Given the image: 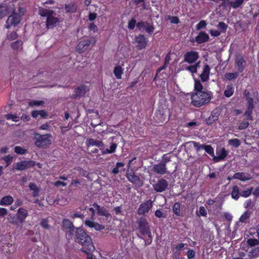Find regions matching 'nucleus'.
Instances as JSON below:
<instances>
[{
  "mask_svg": "<svg viewBox=\"0 0 259 259\" xmlns=\"http://www.w3.org/2000/svg\"><path fill=\"white\" fill-rule=\"evenodd\" d=\"M93 206L98 211V213L99 215L107 217L109 215V213L106 208L104 207H101L97 203H94Z\"/></svg>",
  "mask_w": 259,
  "mask_h": 259,
  "instance_id": "nucleus-26",
  "label": "nucleus"
},
{
  "mask_svg": "<svg viewBox=\"0 0 259 259\" xmlns=\"http://www.w3.org/2000/svg\"><path fill=\"white\" fill-rule=\"evenodd\" d=\"M194 147L195 148L197 151H199L201 149H203L204 145H200L199 143L196 142H193Z\"/></svg>",
  "mask_w": 259,
  "mask_h": 259,
  "instance_id": "nucleus-57",
  "label": "nucleus"
},
{
  "mask_svg": "<svg viewBox=\"0 0 259 259\" xmlns=\"http://www.w3.org/2000/svg\"><path fill=\"white\" fill-rule=\"evenodd\" d=\"M85 225L90 228H94L96 230H101L104 229V227L103 225H100L98 223H95L93 221L90 220H86L85 222Z\"/></svg>",
  "mask_w": 259,
  "mask_h": 259,
  "instance_id": "nucleus-25",
  "label": "nucleus"
},
{
  "mask_svg": "<svg viewBox=\"0 0 259 259\" xmlns=\"http://www.w3.org/2000/svg\"><path fill=\"white\" fill-rule=\"evenodd\" d=\"M249 122L247 121H243L239 123L238 129L242 130L246 129L249 126Z\"/></svg>",
  "mask_w": 259,
  "mask_h": 259,
  "instance_id": "nucleus-52",
  "label": "nucleus"
},
{
  "mask_svg": "<svg viewBox=\"0 0 259 259\" xmlns=\"http://www.w3.org/2000/svg\"><path fill=\"white\" fill-rule=\"evenodd\" d=\"M199 58L198 53L191 51L186 53L184 56V61L189 64L194 63Z\"/></svg>",
  "mask_w": 259,
  "mask_h": 259,
  "instance_id": "nucleus-9",
  "label": "nucleus"
},
{
  "mask_svg": "<svg viewBox=\"0 0 259 259\" xmlns=\"http://www.w3.org/2000/svg\"><path fill=\"white\" fill-rule=\"evenodd\" d=\"M171 156L169 153L164 154L162 157L161 163H164L166 165V163L171 161Z\"/></svg>",
  "mask_w": 259,
  "mask_h": 259,
  "instance_id": "nucleus-41",
  "label": "nucleus"
},
{
  "mask_svg": "<svg viewBox=\"0 0 259 259\" xmlns=\"http://www.w3.org/2000/svg\"><path fill=\"white\" fill-rule=\"evenodd\" d=\"M153 171L156 174L163 175L167 172V167L164 163L161 162L155 164L153 167Z\"/></svg>",
  "mask_w": 259,
  "mask_h": 259,
  "instance_id": "nucleus-17",
  "label": "nucleus"
},
{
  "mask_svg": "<svg viewBox=\"0 0 259 259\" xmlns=\"http://www.w3.org/2000/svg\"><path fill=\"white\" fill-rule=\"evenodd\" d=\"M207 153L210 154L212 157L214 155L213 149L210 145H204L203 149Z\"/></svg>",
  "mask_w": 259,
  "mask_h": 259,
  "instance_id": "nucleus-44",
  "label": "nucleus"
},
{
  "mask_svg": "<svg viewBox=\"0 0 259 259\" xmlns=\"http://www.w3.org/2000/svg\"><path fill=\"white\" fill-rule=\"evenodd\" d=\"M135 41L137 44V48L139 50H142L146 48L148 40L143 35L140 34L135 37Z\"/></svg>",
  "mask_w": 259,
  "mask_h": 259,
  "instance_id": "nucleus-11",
  "label": "nucleus"
},
{
  "mask_svg": "<svg viewBox=\"0 0 259 259\" xmlns=\"http://www.w3.org/2000/svg\"><path fill=\"white\" fill-rule=\"evenodd\" d=\"M38 13L42 17H47L46 26L48 29L54 28L59 23V19L55 16L54 11L52 10L39 8Z\"/></svg>",
  "mask_w": 259,
  "mask_h": 259,
  "instance_id": "nucleus-3",
  "label": "nucleus"
},
{
  "mask_svg": "<svg viewBox=\"0 0 259 259\" xmlns=\"http://www.w3.org/2000/svg\"><path fill=\"white\" fill-rule=\"evenodd\" d=\"M18 35L16 32H12L7 35V38L10 40H14L16 39Z\"/></svg>",
  "mask_w": 259,
  "mask_h": 259,
  "instance_id": "nucleus-56",
  "label": "nucleus"
},
{
  "mask_svg": "<svg viewBox=\"0 0 259 259\" xmlns=\"http://www.w3.org/2000/svg\"><path fill=\"white\" fill-rule=\"evenodd\" d=\"M172 210L175 214L178 216H181V204L179 202H176L173 206Z\"/></svg>",
  "mask_w": 259,
  "mask_h": 259,
  "instance_id": "nucleus-34",
  "label": "nucleus"
},
{
  "mask_svg": "<svg viewBox=\"0 0 259 259\" xmlns=\"http://www.w3.org/2000/svg\"><path fill=\"white\" fill-rule=\"evenodd\" d=\"M126 178L128 181L132 183L138 187H142L143 185V181L140 178L136 176L134 172H128L126 174Z\"/></svg>",
  "mask_w": 259,
  "mask_h": 259,
  "instance_id": "nucleus-10",
  "label": "nucleus"
},
{
  "mask_svg": "<svg viewBox=\"0 0 259 259\" xmlns=\"http://www.w3.org/2000/svg\"><path fill=\"white\" fill-rule=\"evenodd\" d=\"M243 1L244 0H235L234 2H232L231 7L233 8H237L242 4Z\"/></svg>",
  "mask_w": 259,
  "mask_h": 259,
  "instance_id": "nucleus-55",
  "label": "nucleus"
},
{
  "mask_svg": "<svg viewBox=\"0 0 259 259\" xmlns=\"http://www.w3.org/2000/svg\"><path fill=\"white\" fill-rule=\"evenodd\" d=\"M155 215L158 218H165V215L160 209H157L155 211Z\"/></svg>",
  "mask_w": 259,
  "mask_h": 259,
  "instance_id": "nucleus-58",
  "label": "nucleus"
},
{
  "mask_svg": "<svg viewBox=\"0 0 259 259\" xmlns=\"http://www.w3.org/2000/svg\"><path fill=\"white\" fill-rule=\"evenodd\" d=\"M45 102L43 101H31L29 102V105L31 107L39 106L43 105Z\"/></svg>",
  "mask_w": 259,
  "mask_h": 259,
  "instance_id": "nucleus-48",
  "label": "nucleus"
},
{
  "mask_svg": "<svg viewBox=\"0 0 259 259\" xmlns=\"http://www.w3.org/2000/svg\"><path fill=\"white\" fill-rule=\"evenodd\" d=\"M136 25V20L134 19H132L130 21L128 24V27L131 29H134Z\"/></svg>",
  "mask_w": 259,
  "mask_h": 259,
  "instance_id": "nucleus-60",
  "label": "nucleus"
},
{
  "mask_svg": "<svg viewBox=\"0 0 259 259\" xmlns=\"http://www.w3.org/2000/svg\"><path fill=\"white\" fill-rule=\"evenodd\" d=\"M235 63L238 67V71L240 72H242L246 65V62L243 57L240 55L237 56Z\"/></svg>",
  "mask_w": 259,
  "mask_h": 259,
  "instance_id": "nucleus-18",
  "label": "nucleus"
},
{
  "mask_svg": "<svg viewBox=\"0 0 259 259\" xmlns=\"http://www.w3.org/2000/svg\"><path fill=\"white\" fill-rule=\"evenodd\" d=\"M31 115L34 118H37L39 115L42 117H46L48 113L45 110H35L31 112Z\"/></svg>",
  "mask_w": 259,
  "mask_h": 259,
  "instance_id": "nucleus-32",
  "label": "nucleus"
},
{
  "mask_svg": "<svg viewBox=\"0 0 259 259\" xmlns=\"http://www.w3.org/2000/svg\"><path fill=\"white\" fill-rule=\"evenodd\" d=\"M75 236L76 241L81 244L84 249L90 251H93L95 250L91 238L83 229L80 228H76Z\"/></svg>",
  "mask_w": 259,
  "mask_h": 259,
  "instance_id": "nucleus-2",
  "label": "nucleus"
},
{
  "mask_svg": "<svg viewBox=\"0 0 259 259\" xmlns=\"http://www.w3.org/2000/svg\"><path fill=\"white\" fill-rule=\"evenodd\" d=\"M240 193L239 187L237 186H234L232 188V198L235 200H238L240 196Z\"/></svg>",
  "mask_w": 259,
  "mask_h": 259,
  "instance_id": "nucleus-30",
  "label": "nucleus"
},
{
  "mask_svg": "<svg viewBox=\"0 0 259 259\" xmlns=\"http://www.w3.org/2000/svg\"><path fill=\"white\" fill-rule=\"evenodd\" d=\"M96 41L95 38H91L89 39H85L80 41L77 45L76 50L79 53H83L86 51L91 45L94 46Z\"/></svg>",
  "mask_w": 259,
  "mask_h": 259,
  "instance_id": "nucleus-4",
  "label": "nucleus"
},
{
  "mask_svg": "<svg viewBox=\"0 0 259 259\" xmlns=\"http://www.w3.org/2000/svg\"><path fill=\"white\" fill-rule=\"evenodd\" d=\"M15 152L18 154H24L26 153L27 150L20 146H16L14 148Z\"/></svg>",
  "mask_w": 259,
  "mask_h": 259,
  "instance_id": "nucleus-50",
  "label": "nucleus"
},
{
  "mask_svg": "<svg viewBox=\"0 0 259 259\" xmlns=\"http://www.w3.org/2000/svg\"><path fill=\"white\" fill-rule=\"evenodd\" d=\"M123 69L120 66H116L113 70V73L118 79L121 78V75L123 74Z\"/></svg>",
  "mask_w": 259,
  "mask_h": 259,
  "instance_id": "nucleus-31",
  "label": "nucleus"
},
{
  "mask_svg": "<svg viewBox=\"0 0 259 259\" xmlns=\"http://www.w3.org/2000/svg\"><path fill=\"white\" fill-rule=\"evenodd\" d=\"M210 68L208 65H205L203 68L202 72L200 75L201 80L203 82L206 81L209 77Z\"/></svg>",
  "mask_w": 259,
  "mask_h": 259,
  "instance_id": "nucleus-20",
  "label": "nucleus"
},
{
  "mask_svg": "<svg viewBox=\"0 0 259 259\" xmlns=\"http://www.w3.org/2000/svg\"><path fill=\"white\" fill-rule=\"evenodd\" d=\"M249 256L250 257L249 258H252L257 257L259 255V247H255L254 248H252L249 252Z\"/></svg>",
  "mask_w": 259,
  "mask_h": 259,
  "instance_id": "nucleus-35",
  "label": "nucleus"
},
{
  "mask_svg": "<svg viewBox=\"0 0 259 259\" xmlns=\"http://www.w3.org/2000/svg\"><path fill=\"white\" fill-rule=\"evenodd\" d=\"M168 182L163 179L158 180L155 183L152 184L154 190L157 192H162L165 191L168 186Z\"/></svg>",
  "mask_w": 259,
  "mask_h": 259,
  "instance_id": "nucleus-7",
  "label": "nucleus"
},
{
  "mask_svg": "<svg viewBox=\"0 0 259 259\" xmlns=\"http://www.w3.org/2000/svg\"><path fill=\"white\" fill-rule=\"evenodd\" d=\"M65 10L67 12H74L76 11V8L73 4H69L65 6Z\"/></svg>",
  "mask_w": 259,
  "mask_h": 259,
  "instance_id": "nucleus-49",
  "label": "nucleus"
},
{
  "mask_svg": "<svg viewBox=\"0 0 259 259\" xmlns=\"http://www.w3.org/2000/svg\"><path fill=\"white\" fill-rule=\"evenodd\" d=\"M250 216V213L248 211H245L240 218L239 221L242 223H245Z\"/></svg>",
  "mask_w": 259,
  "mask_h": 259,
  "instance_id": "nucleus-47",
  "label": "nucleus"
},
{
  "mask_svg": "<svg viewBox=\"0 0 259 259\" xmlns=\"http://www.w3.org/2000/svg\"><path fill=\"white\" fill-rule=\"evenodd\" d=\"M195 256V252L192 249H189L187 253V256L189 259L193 258Z\"/></svg>",
  "mask_w": 259,
  "mask_h": 259,
  "instance_id": "nucleus-63",
  "label": "nucleus"
},
{
  "mask_svg": "<svg viewBox=\"0 0 259 259\" xmlns=\"http://www.w3.org/2000/svg\"><path fill=\"white\" fill-rule=\"evenodd\" d=\"M138 224L140 232L142 234H147L150 236V231L149 230V227L147 221L145 219H141L138 221Z\"/></svg>",
  "mask_w": 259,
  "mask_h": 259,
  "instance_id": "nucleus-13",
  "label": "nucleus"
},
{
  "mask_svg": "<svg viewBox=\"0 0 259 259\" xmlns=\"http://www.w3.org/2000/svg\"><path fill=\"white\" fill-rule=\"evenodd\" d=\"M51 135L49 134L39 135L35 144L38 147L45 148L51 144Z\"/></svg>",
  "mask_w": 259,
  "mask_h": 259,
  "instance_id": "nucleus-5",
  "label": "nucleus"
},
{
  "mask_svg": "<svg viewBox=\"0 0 259 259\" xmlns=\"http://www.w3.org/2000/svg\"><path fill=\"white\" fill-rule=\"evenodd\" d=\"M212 98L210 92L203 90V87L199 80H195L194 92L191 95V103L200 107L209 102Z\"/></svg>",
  "mask_w": 259,
  "mask_h": 259,
  "instance_id": "nucleus-1",
  "label": "nucleus"
},
{
  "mask_svg": "<svg viewBox=\"0 0 259 259\" xmlns=\"http://www.w3.org/2000/svg\"><path fill=\"white\" fill-rule=\"evenodd\" d=\"M87 91L86 87L84 85L79 87L74 90L75 95L77 97L83 96L85 94Z\"/></svg>",
  "mask_w": 259,
  "mask_h": 259,
  "instance_id": "nucleus-28",
  "label": "nucleus"
},
{
  "mask_svg": "<svg viewBox=\"0 0 259 259\" xmlns=\"http://www.w3.org/2000/svg\"><path fill=\"white\" fill-rule=\"evenodd\" d=\"M238 75L237 72L227 73L225 74V78L228 80H232L236 78Z\"/></svg>",
  "mask_w": 259,
  "mask_h": 259,
  "instance_id": "nucleus-40",
  "label": "nucleus"
},
{
  "mask_svg": "<svg viewBox=\"0 0 259 259\" xmlns=\"http://www.w3.org/2000/svg\"><path fill=\"white\" fill-rule=\"evenodd\" d=\"M11 46L14 50H20L22 47V42L21 40H17L12 43Z\"/></svg>",
  "mask_w": 259,
  "mask_h": 259,
  "instance_id": "nucleus-39",
  "label": "nucleus"
},
{
  "mask_svg": "<svg viewBox=\"0 0 259 259\" xmlns=\"http://www.w3.org/2000/svg\"><path fill=\"white\" fill-rule=\"evenodd\" d=\"M244 94L246 97V100L247 102V113L246 114L249 115L251 112H252V110L254 108V106L253 105V99L251 97V95L250 93L245 90L244 92Z\"/></svg>",
  "mask_w": 259,
  "mask_h": 259,
  "instance_id": "nucleus-16",
  "label": "nucleus"
},
{
  "mask_svg": "<svg viewBox=\"0 0 259 259\" xmlns=\"http://www.w3.org/2000/svg\"><path fill=\"white\" fill-rule=\"evenodd\" d=\"M247 244L250 247H253L259 244V241L256 239L249 238L247 241Z\"/></svg>",
  "mask_w": 259,
  "mask_h": 259,
  "instance_id": "nucleus-43",
  "label": "nucleus"
},
{
  "mask_svg": "<svg viewBox=\"0 0 259 259\" xmlns=\"http://www.w3.org/2000/svg\"><path fill=\"white\" fill-rule=\"evenodd\" d=\"M153 206L152 202L151 200H149L142 203L138 210L139 214H144L148 212Z\"/></svg>",
  "mask_w": 259,
  "mask_h": 259,
  "instance_id": "nucleus-12",
  "label": "nucleus"
},
{
  "mask_svg": "<svg viewBox=\"0 0 259 259\" xmlns=\"http://www.w3.org/2000/svg\"><path fill=\"white\" fill-rule=\"evenodd\" d=\"M14 201V199L11 196H6L3 197L0 200L1 205H9L11 204Z\"/></svg>",
  "mask_w": 259,
  "mask_h": 259,
  "instance_id": "nucleus-27",
  "label": "nucleus"
},
{
  "mask_svg": "<svg viewBox=\"0 0 259 259\" xmlns=\"http://www.w3.org/2000/svg\"><path fill=\"white\" fill-rule=\"evenodd\" d=\"M206 22L204 20L200 21L199 23L196 26V29L197 30H199L202 28H204L206 27Z\"/></svg>",
  "mask_w": 259,
  "mask_h": 259,
  "instance_id": "nucleus-54",
  "label": "nucleus"
},
{
  "mask_svg": "<svg viewBox=\"0 0 259 259\" xmlns=\"http://www.w3.org/2000/svg\"><path fill=\"white\" fill-rule=\"evenodd\" d=\"M229 144L235 148L238 147L240 145L239 140L237 139H231L229 141Z\"/></svg>",
  "mask_w": 259,
  "mask_h": 259,
  "instance_id": "nucleus-46",
  "label": "nucleus"
},
{
  "mask_svg": "<svg viewBox=\"0 0 259 259\" xmlns=\"http://www.w3.org/2000/svg\"><path fill=\"white\" fill-rule=\"evenodd\" d=\"M252 189V188H251L250 189H247V190L241 192L240 196H242L244 197H248L251 194Z\"/></svg>",
  "mask_w": 259,
  "mask_h": 259,
  "instance_id": "nucleus-51",
  "label": "nucleus"
},
{
  "mask_svg": "<svg viewBox=\"0 0 259 259\" xmlns=\"http://www.w3.org/2000/svg\"><path fill=\"white\" fill-rule=\"evenodd\" d=\"M197 215L203 217H206L207 215V211L204 206H201L199 207Z\"/></svg>",
  "mask_w": 259,
  "mask_h": 259,
  "instance_id": "nucleus-53",
  "label": "nucleus"
},
{
  "mask_svg": "<svg viewBox=\"0 0 259 259\" xmlns=\"http://www.w3.org/2000/svg\"><path fill=\"white\" fill-rule=\"evenodd\" d=\"M234 93V88L232 85H227L224 92V95L227 97H231Z\"/></svg>",
  "mask_w": 259,
  "mask_h": 259,
  "instance_id": "nucleus-36",
  "label": "nucleus"
},
{
  "mask_svg": "<svg viewBox=\"0 0 259 259\" xmlns=\"http://www.w3.org/2000/svg\"><path fill=\"white\" fill-rule=\"evenodd\" d=\"M20 20L21 15L14 12L7 19L6 27L9 28L11 25L15 26L19 23Z\"/></svg>",
  "mask_w": 259,
  "mask_h": 259,
  "instance_id": "nucleus-6",
  "label": "nucleus"
},
{
  "mask_svg": "<svg viewBox=\"0 0 259 259\" xmlns=\"http://www.w3.org/2000/svg\"><path fill=\"white\" fill-rule=\"evenodd\" d=\"M40 226L45 229H49L50 228V226L49 224V221L48 219H43L41 220L40 223Z\"/></svg>",
  "mask_w": 259,
  "mask_h": 259,
  "instance_id": "nucleus-45",
  "label": "nucleus"
},
{
  "mask_svg": "<svg viewBox=\"0 0 259 259\" xmlns=\"http://www.w3.org/2000/svg\"><path fill=\"white\" fill-rule=\"evenodd\" d=\"M208 39V35L204 32H200L195 38L196 42L198 44L205 42Z\"/></svg>",
  "mask_w": 259,
  "mask_h": 259,
  "instance_id": "nucleus-23",
  "label": "nucleus"
},
{
  "mask_svg": "<svg viewBox=\"0 0 259 259\" xmlns=\"http://www.w3.org/2000/svg\"><path fill=\"white\" fill-rule=\"evenodd\" d=\"M28 215V213L26 209L23 207H20L18 209L17 213V217L21 223L24 221Z\"/></svg>",
  "mask_w": 259,
  "mask_h": 259,
  "instance_id": "nucleus-21",
  "label": "nucleus"
},
{
  "mask_svg": "<svg viewBox=\"0 0 259 259\" xmlns=\"http://www.w3.org/2000/svg\"><path fill=\"white\" fill-rule=\"evenodd\" d=\"M8 219L9 221L12 224H16L17 223V222L15 219V217L14 215H9Z\"/></svg>",
  "mask_w": 259,
  "mask_h": 259,
  "instance_id": "nucleus-61",
  "label": "nucleus"
},
{
  "mask_svg": "<svg viewBox=\"0 0 259 259\" xmlns=\"http://www.w3.org/2000/svg\"><path fill=\"white\" fill-rule=\"evenodd\" d=\"M63 229L69 235H71L74 231V227L73 223L68 219H63L62 221Z\"/></svg>",
  "mask_w": 259,
  "mask_h": 259,
  "instance_id": "nucleus-15",
  "label": "nucleus"
},
{
  "mask_svg": "<svg viewBox=\"0 0 259 259\" xmlns=\"http://www.w3.org/2000/svg\"><path fill=\"white\" fill-rule=\"evenodd\" d=\"M5 116L8 120H12L14 122H17L20 120V117L18 116L12 114H6Z\"/></svg>",
  "mask_w": 259,
  "mask_h": 259,
  "instance_id": "nucleus-42",
  "label": "nucleus"
},
{
  "mask_svg": "<svg viewBox=\"0 0 259 259\" xmlns=\"http://www.w3.org/2000/svg\"><path fill=\"white\" fill-rule=\"evenodd\" d=\"M222 5L223 6L225 7H231L232 2L230 1V0H222Z\"/></svg>",
  "mask_w": 259,
  "mask_h": 259,
  "instance_id": "nucleus-59",
  "label": "nucleus"
},
{
  "mask_svg": "<svg viewBox=\"0 0 259 259\" xmlns=\"http://www.w3.org/2000/svg\"><path fill=\"white\" fill-rule=\"evenodd\" d=\"M124 165L125 164L123 162H117L115 167L112 169V172L114 175L117 174L119 172V168L120 167H123Z\"/></svg>",
  "mask_w": 259,
  "mask_h": 259,
  "instance_id": "nucleus-38",
  "label": "nucleus"
},
{
  "mask_svg": "<svg viewBox=\"0 0 259 259\" xmlns=\"http://www.w3.org/2000/svg\"><path fill=\"white\" fill-rule=\"evenodd\" d=\"M117 148V144L115 143H112L110 146V149H106L102 151L103 154H110L114 152Z\"/></svg>",
  "mask_w": 259,
  "mask_h": 259,
  "instance_id": "nucleus-33",
  "label": "nucleus"
},
{
  "mask_svg": "<svg viewBox=\"0 0 259 259\" xmlns=\"http://www.w3.org/2000/svg\"><path fill=\"white\" fill-rule=\"evenodd\" d=\"M233 178L242 181L250 180L252 178L250 175L244 172H236L234 175Z\"/></svg>",
  "mask_w": 259,
  "mask_h": 259,
  "instance_id": "nucleus-22",
  "label": "nucleus"
},
{
  "mask_svg": "<svg viewBox=\"0 0 259 259\" xmlns=\"http://www.w3.org/2000/svg\"><path fill=\"white\" fill-rule=\"evenodd\" d=\"M136 26L140 31L145 30L148 33L153 32L154 28L153 25L147 22H140L137 23Z\"/></svg>",
  "mask_w": 259,
  "mask_h": 259,
  "instance_id": "nucleus-14",
  "label": "nucleus"
},
{
  "mask_svg": "<svg viewBox=\"0 0 259 259\" xmlns=\"http://www.w3.org/2000/svg\"><path fill=\"white\" fill-rule=\"evenodd\" d=\"M87 145L89 147L91 146H95L98 147H103L104 146V144L102 141L96 140L94 139H89L87 141Z\"/></svg>",
  "mask_w": 259,
  "mask_h": 259,
  "instance_id": "nucleus-24",
  "label": "nucleus"
},
{
  "mask_svg": "<svg viewBox=\"0 0 259 259\" xmlns=\"http://www.w3.org/2000/svg\"><path fill=\"white\" fill-rule=\"evenodd\" d=\"M210 33L213 36H218L221 34V32L217 30H210Z\"/></svg>",
  "mask_w": 259,
  "mask_h": 259,
  "instance_id": "nucleus-64",
  "label": "nucleus"
},
{
  "mask_svg": "<svg viewBox=\"0 0 259 259\" xmlns=\"http://www.w3.org/2000/svg\"><path fill=\"white\" fill-rule=\"evenodd\" d=\"M35 162L33 160H23L17 162L16 169L18 170H24L35 165Z\"/></svg>",
  "mask_w": 259,
  "mask_h": 259,
  "instance_id": "nucleus-8",
  "label": "nucleus"
},
{
  "mask_svg": "<svg viewBox=\"0 0 259 259\" xmlns=\"http://www.w3.org/2000/svg\"><path fill=\"white\" fill-rule=\"evenodd\" d=\"M216 154L217 156L213 155V159L215 162H218L223 160L227 156L228 153L225 148H221L217 151Z\"/></svg>",
  "mask_w": 259,
  "mask_h": 259,
  "instance_id": "nucleus-19",
  "label": "nucleus"
},
{
  "mask_svg": "<svg viewBox=\"0 0 259 259\" xmlns=\"http://www.w3.org/2000/svg\"><path fill=\"white\" fill-rule=\"evenodd\" d=\"M29 187L31 190L33 191V196H37L38 195L39 189L37 187L36 185L33 183H30L29 184Z\"/></svg>",
  "mask_w": 259,
  "mask_h": 259,
  "instance_id": "nucleus-37",
  "label": "nucleus"
},
{
  "mask_svg": "<svg viewBox=\"0 0 259 259\" xmlns=\"http://www.w3.org/2000/svg\"><path fill=\"white\" fill-rule=\"evenodd\" d=\"M169 19L171 23L178 24L179 22V19L177 17H169Z\"/></svg>",
  "mask_w": 259,
  "mask_h": 259,
  "instance_id": "nucleus-62",
  "label": "nucleus"
},
{
  "mask_svg": "<svg viewBox=\"0 0 259 259\" xmlns=\"http://www.w3.org/2000/svg\"><path fill=\"white\" fill-rule=\"evenodd\" d=\"M199 66H200V62L198 61L195 64L192 65L186 66L184 69L186 70L189 71L191 73L193 74L194 73L197 72V68L198 67H199Z\"/></svg>",
  "mask_w": 259,
  "mask_h": 259,
  "instance_id": "nucleus-29",
  "label": "nucleus"
}]
</instances>
